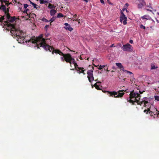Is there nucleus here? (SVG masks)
I'll return each instance as SVG.
<instances>
[{
  "label": "nucleus",
  "mask_w": 159,
  "mask_h": 159,
  "mask_svg": "<svg viewBox=\"0 0 159 159\" xmlns=\"http://www.w3.org/2000/svg\"><path fill=\"white\" fill-rule=\"evenodd\" d=\"M83 73V75H85V74L84 73V72H83V73Z\"/></svg>",
  "instance_id": "nucleus-60"
},
{
  "label": "nucleus",
  "mask_w": 159,
  "mask_h": 159,
  "mask_svg": "<svg viewBox=\"0 0 159 159\" xmlns=\"http://www.w3.org/2000/svg\"><path fill=\"white\" fill-rule=\"evenodd\" d=\"M31 17V16H30V14L29 15L27 14V15H26V18H27L26 20H28V19L29 18Z\"/></svg>",
  "instance_id": "nucleus-34"
},
{
  "label": "nucleus",
  "mask_w": 159,
  "mask_h": 159,
  "mask_svg": "<svg viewBox=\"0 0 159 159\" xmlns=\"http://www.w3.org/2000/svg\"><path fill=\"white\" fill-rule=\"evenodd\" d=\"M64 17V15L61 13H58L57 16V18H59L60 17Z\"/></svg>",
  "instance_id": "nucleus-18"
},
{
  "label": "nucleus",
  "mask_w": 159,
  "mask_h": 159,
  "mask_svg": "<svg viewBox=\"0 0 159 159\" xmlns=\"http://www.w3.org/2000/svg\"><path fill=\"white\" fill-rule=\"evenodd\" d=\"M125 5L127 6H128V3H126V4H125Z\"/></svg>",
  "instance_id": "nucleus-57"
},
{
  "label": "nucleus",
  "mask_w": 159,
  "mask_h": 159,
  "mask_svg": "<svg viewBox=\"0 0 159 159\" xmlns=\"http://www.w3.org/2000/svg\"><path fill=\"white\" fill-rule=\"evenodd\" d=\"M100 2L103 4H104V0H100Z\"/></svg>",
  "instance_id": "nucleus-44"
},
{
  "label": "nucleus",
  "mask_w": 159,
  "mask_h": 159,
  "mask_svg": "<svg viewBox=\"0 0 159 159\" xmlns=\"http://www.w3.org/2000/svg\"><path fill=\"white\" fill-rule=\"evenodd\" d=\"M7 0H0V1L1 2V3H3L4 2H6Z\"/></svg>",
  "instance_id": "nucleus-41"
},
{
  "label": "nucleus",
  "mask_w": 159,
  "mask_h": 159,
  "mask_svg": "<svg viewBox=\"0 0 159 159\" xmlns=\"http://www.w3.org/2000/svg\"><path fill=\"white\" fill-rule=\"evenodd\" d=\"M115 47V46H114V44H111L110 46V48H112V47Z\"/></svg>",
  "instance_id": "nucleus-48"
},
{
  "label": "nucleus",
  "mask_w": 159,
  "mask_h": 159,
  "mask_svg": "<svg viewBox=\"0 0 159 159\" xmlns=\"http://www.w3.org/2000/svg\"><path fill=\"white\" fill-rule=\"evenodd\" d=\"M149 16H148V15H145L143 16L142 17V18L143 19H147V20H148L149 19Z\"/></svg>",
  "instance_id": "nucleus-17"
},
{
  "label": "nucleus",
  "mask_w": 159,
  "mask_h": 159,
  "mask_svg": "<svg viewBox=\"0 0 159 159\" xmlns=\"http://www.w3.org/2000/svg\"><path fill=\"white\" fill-rule=\"evenodd\" d=\"M158 68L157 66H156L155 65L153 64L151 65V70H156Z\"/></svg>",
  "instance_id": "nucleus-22"
},
{
  "label": "nucleus",
  "mask_w": 159,
  "mask_h": 159,
  "mask_svg": "<svg viewBox=\"0 0 159 159\" xmlns=\"http://www.w3.org/2000/svg\"><path fill=\"white\" fill-rule=\"evenodd\" d=\"M84 69H80V70H77V73H79V74H80L81 73H83V72H84L85 71V70H83Z\"/></svg>",
  "instance_id": "nucleus-19"
},
{
  "label": "nucleus",
  "mask_w": 159,
  "mask_h": 159,
  "mask_svg": "<svg viewBox=\"0 0 159 159\" xmlns=\"http://www.w3.org/2000/svg\"><path fill=\"white\" fill-rule=\"evenodd\" d=\"M106 67L105 66L103 65V66H101L100 65L99 66H98V69L99 70H102V69L103 68H104V67Z\"/></svg>",
  "instance_id": "nucleus-25"
},
{
  "label": "nucleus",
  "mask_w": 159,
  "mask_h": 159,
  "mask_svg": "<svg viewBox=\"0 0 159 159\" xmlns=\"http://www.w3.org/2000/svg\"><path fill=\"white\" fill-rule=\"evenodd\" d=\"M96 83H97H97H99V84H100V83H101V82L100 81H98V82H97Z\"/></svg>",
  "instance_id": "nucleus-54"
},
{
  "label": "nucleus",
  "mask_w": 159,
  "mask_h": 159,
  "mask_svg": "<svg viewBox=\"0 0 159 159\" xmlns=\"http://www.w3.org/2000/svg\"><path fill=\"white\" fill-rule=\"evenodd\" d=\"M14 0V1H15V2H17L16 0Z\"/></svg>",
  "instance_id": "nucleus-62"
},
{
  "label": "nucleus",
  "mask_w": 159,
  "mask_h": 159,
  "mask_svg": "<svg viewBox=\"0 0 159 159\" xmlns=\"http://www.w3.org/2000/svg\"><path fill=\"white\" fill-rule=\"evenodd\" d=\"M75 69V68H73V69H70V70H74Z\"/></svg>",
  "instance_id": "nucleus-55"
},
{
  "label": "nucleus",
  "mask_w": 159,
  "mask_h": 159,
  "mask_svg": "<svg viewBox=\"0 0 159 159\" xmlns=\"http://www.w3.org/2000/svg\"><path fill=\"white\" fill-rule=\"evenodd\" d=\"M71 60L70 61H71L72 62V63L73 64H74V63H75L76 62H75V59L72 58V57H71Z\"/></svg>",
  "instance_id": "nucleus-32"
},
{
  "label": "nucleus",
  "mask_w": 159,
  "mask_h": 159,
  "mask_svg": "<svg viewBox=\"0 0 159 159\" xmlns=\"http://www.w3.org/2000/svg\"><path fill=\"white\" fill-rule=\"evenodd\" d=\"M154 98L156 100L159 101V96H155Z\"/></svg>",
  "instance_id": "nucleus-28"
},
{
  "label": "nucleus",
  "mask_w": 159,
  "mask_h": 159,
  "mask_svg": "<svg viewBox=\"0 0 159 159\" xmlns=\"http://www.w3.org/2000/svg\"><path fill=\"white\" fill-rule=\"evenodd\" d=\"M42 20L43 21H44L45 22H49V20H48L47 19H46L44 17H43L42 19Z\"/></svg>",
  "instance_id": "nucleus-27"
},
{
  "label": "nucleus",
  "mask_w": 159,
  "mask_h": 159,
  "mask_svg": "<svg viewBox=\"0 0 159 159\" xmlns=\"http://www.w3.org/2000/svg\"><path fill=\"white\" fill-rule=\"evenodd\" d=\"M93 67H92V70H89L87 72L88 75L87 78H88L89 81L91 83L92 81L94 80V78L93 75Z\"/></svg>",
  "instance_id": "nucleus-6"
},
{
  "label": "nucleus",
  "mask_w": 159,
  "mask_h": 159,
  "mask_svg": "<svg viewBox=\"0 0 159 159\" xmlns=\"http://www.w3.org/2000/svg\"><path fill=\"white\" fill-rule=\"evenodd\" d=\"M145 5L146 3L145 4L144 2H142L138 4V7L139 8H141L144 5Z\"/></svg>",
  "instance_id": "nucleus-15"
},
{
  "label": "nucleus",
  "mask_w": 159,
  "mask_h": 159,
  "mask_svg": "<svg viewBox=\"0 0 159 159\" xmlns=\"http://www.w3.org/2000/svg\"><path fill=\"white\" fill-rule=\"evenodd\" d=\"M64 25H66L64 27V28L66 30H68L70 31H71L73 30V28L71 27L70 25L68 23H65L64 24Z\"/></svg>",
  "instance_id": "nucleus-11"
},
{
  "label": "nucleus",
  "mask_w": 159,
  "mask_h": 159,
  "mask_svg": "<svg viewBox=\"0 0 159 159\" xmlns=\"http://www.w3.org/2000/svg\"><path fill=\"white\" fill-rule=\"evenodd\" d=\"M56 18L54 17V16H53L49 20V21H50V25H51V22H53L54 20H55V19Z\"/></svg>",
  "instance_id": "nucleus-20"
},
{
  "label": "nucleus",
  "mask_w": 159,
  "mask_h": 159,
  "mask_svg": "<svg viewBox=\"0 0 159 159\" xmlns=\"http://www.w3.org/2000/svg\"><path fill=\"white\" fill-rule=\"evenodd\" d=\"M141 96L138 93H136L134 92V91L131 92L130 94V99L129 101H127L129 102L130 103H132V105H134L135 102L137 103L138 105H141L143 103H144V107H147V104H148L149 105V103L145 100H143L142 101H139V100L140 99Z\"/></svg>",
  "instance_id": "nucleus-3"
},
{
  "label": "nucleus",
  "mask_w": 159,
  "mask_h": 159,
  "mask_svg": "<svg viewBox=\"0 0 159 159\" xmlns=\"http://www.w3.org/2000/svg\"><path fill=\"white\" fill-rule=\"evenodd\" d=\"M74 66H75V70H76L77 71V70H80V69H84L83 67H80L78 66V65L77 64L76 62L74 63L73 64Z\"/></svg>",
  "instance_id": "nucleus-12"
},
{
  "label": "nucleus",
  "mask_w": 159,
  "mask_h": 159,
  "mask_svg": "<svg viewBox=\"0 0 159 159\" xmlns=\"http://www.w3.org/2000/svg\"><path fill=\"white\" fill-rule=\"evenodd\" d=\"M126 90H119L117 92L115 91L107 92V94L109 97H112L115 98H121L124 95V92Z\"/></svg>",
  "instance_id": "nucleus-5"
},
{
  "label": "nucleus",
  "mask_w": 159,
  "mask_h": 159,
  "mask_svg": "<svg viewBox=\"0 0 159 159\" xmlns=\"http://www.w3.org/2000/svg\"><path fill=\"white\" fill-rule=\"evenodd\" d=\"M53 5V4H52L51 3H49L48 5V7L49 9H52Z\"/></svg>",
  "instance_id": "nucleus-24"
},
{
  "label": "nucleus",
  "mask_w": 159,
  "mask_h": 159,
  "mask_svg": "<svg viewBox=\"0 0 159 159\" xmlns=\"http://www.w3.org/2000/svg\"><path fill=\"white\" fill-rule=\"evenodd\" d=\"M40 3L41 4H45V0H39Z\"/></svg>",
  "instance_id": "nucleus-30"
},
{
  "label": "nucleus",
  "mask_w": 159,
  "mask_h": 159,
  "mask_svg": "<svg viewBox=\"0 0 159 159\" xmlns=\"http://www.w3.org/2000/svg\"><path fill=\"white\" fill-rule=\"evenodd\" d=\"M41 35H42V38L44 39L45 40V43H46V45H47L46 42V40H48V39L43 38V34H40L39 36L38 37H37L35 40L32 39H31L30 40H26L25 41V42L29 43L30 42H31V43H36L37 47H38V48H39L40 47H42L43 48V46H40V43H41L42 42V40H41V39H40L39 38V37H40V36ZM49 35V33H46L45 34V38H46V37H48ZM47 45H48L47 44Z\"/></svg>",
  "instance_id": "nucleus-4"
},
{
  "label": "nucleus",
  "mask_w": 159,
  "mask_h": 159,
  "mask_svg": "<svg viewBox=\"0 0 159 159\" xmlns=\"http://www.w3.org/2000/svg\"><path fill=\"white\" fill-rule=\"evenodd\" d=\"M20 3L19 2H18V4H19Z\"/></svg>",
  "instance_id": "nucleus-63"
},
{
  "label": "nucleus",
  "mask_w": 159,
  "mask_h": 159,
  "mask_svg": "<svg viewBox=\"0 0 159 159\" xmlns=\"http://www.w3.org/2000/svg\"><path fill=\"white\" fill-rule=\"evenodd\" d=\"M30 16L31 18H34V16L36 17V15L34 13H30Z\"/></svg>",
  "instance_id": "nucleus-29"
},
{
  "label": "nucleus",
  "mask_w": 159,
  "mask_h": 159,
  "mask_svg": "<svg viewBox=\"0 0 159 159\" xmlns=\"http://www.w3.org/2000/svg\"><path fill=\"white\" fill-rule=\"evenodd\" d=\"M6 15V16H2L0 15V24L2 26L7 25V30H10L12 36L14 38L17 37V40L19 43H24L25 38V33L21 30L19 25L9 23L15 21L16 17L15 16H11L9 12Z\"/></svg>",
  "instance_id": "nucleus-1"
},
{
  "label": "nucleus",
  "mask_w": 159,
  "mask_h": 159,
  "mask_svg": "<svg viewBox=\"0 0 159 159\" xmlns=\"http://www.w3.org/2000/svg\"><path fill=\"white\" fill-rule=\"evenodd\" d=\"M29 9H26V11H27V12L28 11H29Z\"/></svg>",
  "instance_id": "nucleus-59"
},
{
  "label": "nucleus",
  "mask_w": 159,
  "mask_h": 159,
  "mask_svg": "<svg viewBox=\"0 0 159 159\" xmlns=\"http://www.w3.org/2000/svg\"><path fill=\"white\" fill-rule=\"evenodd\" d=\"M56 5H53L52 9H54L56 8Z\"/></svg>",
  "instance_id": "nucleus-46"
},
{
  "label": "nucleus",
  "mask_w": 159,
  "mask_h": 159,
  "mask_svg": "<svg viewBox=\"0 0 159 159\" xmlns=\"http://www.w3.org/2000/svg\"><path fill=\"white\" fill-rule=\"evenodd\" d=\"M125 9H125V8H124V9H122V10H123V11H125Z\"/></svg>",
  "instance_id": "nucleus-56"
},
{
  "label": "nucleus",
  "mask_w": 159,
  "mask_h": 159,
  "mask_svg": "<svg viewBox=\"0 0 159 159\" xmlns=\"http://www.w3.org/2000/svg\"><path fill=\"white\" fill-rule=\"evenodd\" d=\"M94 86L95 87V88L98 90H101V89L100 87L97 84V83H96L94 84Z\"/></svg>",
  "instance_id": "nucleus-21"
},
{
  "label": "nucleus",
  "mask_w": 159,
  "mask_h": 159,
  "mask_svg": "<svg viewBox=\"0 0 159 159\" xmlns=\"http://www.w3.org/2000/svg\"><path fill=\"white\" fill-rule=\"evenodd\" d=\"M129 43L131 44L133 43V41L132 40L130 39L129 41Z\"/></svg>",
  "instance_id": "nucleus-42"
},
{
  "label": "nucleus",
  "mask_w": 159,
  "mask_h": 159,
  "mask_svg": "<svg viewBox=\"0 0 159 159\" xmlns=\"http://www.w3.org/2000/svg\"><path fill=\"white\" fill-rule=\"evenodd\" d=\"M116 65L119 67L120 70H123L124 72H126L127 73H129L130 74H133V73L130 71L125 70L124 69V67L121 63H116Z\"/></svg>",
  "instance_id": "nucleus-9"
},
{
  "label": "nucleus",
  "mask_w": 159,
  "mask_h": 159,
  "mask_svg": "<svg viewBox=\"0 0 159 159\" xmlns=\"http://www.w3.org/2000/svg\"><path fill=\"white\" fill-rule=\"evenodd\" d=\"M107 1L109 4H112V3L109 1V0H107Z\"/></svg>",
  "instance_id": "nucleus-49"
},
{
  "label": "nucleus",
  "mask_w": 159,
  "mask_h": 159,
  "mask_svg": "<svg viewBox=\"0 0 159 159\" xmlns=\"http://www.w3.org/2000/svg\"><path fill=\"white\" fill-rule=\"evenodd\" d=\"M147 10L148 11H150L151 12H152V10H150V9H147Z\"/></svg>",
  "instance_id": "nucleus-53"
},
{
  "label": "nucleus",
  "mask_w": 159,
  "mask_h": 159,
  "mask_svg": "<svg viewBox=\"0 0 159 159\" xmlns=\"http://www.w3.org/2000/svg\"><path fill=\"white\" fill-rule=\"evenodd\" d=\"M65 58L63 56V57H61V59L62 61H65Z\"/></svg>",
  "instance_id": "nucleus-37"
},
{
  "label": "nucleus",
  "mask_w": 159,
  "mask_h": 159,
  "mask_svg": "<svg viewBox=\"0 0 159 159\" xmlns=\"http://www.w3.org/2000/svg\"><path fill=\"white\" fill-rule=\"evenodd\" d=\"M149 114H150V116H153L154 118H156V117H155V116H154V115L153 114V110H151V111H149Z\"/></svg>",
  "instance_id": "nucleus-23"
},
{
  "label": "nucleus",
  "mask_w": 159,
  "mask_h": 159,
  "mask_svg": "<svg viewBox=\"0 0 159 159\" xmlns=\"http://www.w3.org/2000/svg\"><path fill=\"white\" fill-rule=\"evenodd\" d=\"M140 28H141V29H143L144 30H145L146 29V27L145 26H144L142 24H141L140 25Z\"/></svg>",
  "instance_id": "nucleus-31"
},
{
  "label": "nucleus",
  "mask_w": 159,
  "mask_h": 159,
  "mask_svg": "<svg viewBox=\"0 0 159 159\" xmlns=\"http://www.w3.org/2000/svg\"><path fill=\"white\" fill-rule=\"evenodd\" d=\"M77 16V15L76 14H75L73 15V17L71 19L73 20V19H76V17Z\"/></svg>",
  "instance_id": "nucleus-35"
},
{
  "label": "nucleus",
  "mask_w": 159,
  "mask_h": 159,
  "mask_svg": "<svg viewBox=\"0 0 159 159\" xmlns=\"http://www.w3.org/2000/svg\"><path fill=\"white\" fill-rule=\"evenodd\" d=\"M49 25H45V27H44V28L45 29H47L48 27H49Z\"/></svg>",
  "instance_id": "nucleus-43"
},
{
  "label": "nucleus",
  "mask_w": 159,
  "mask_h": 159,
  "mask_svg": "<svg viewBox=\"0 0 159 159\" xmlns=\"http://www.w3.org/2000/svg\"><path fill=\"white\" fill-rule=\"evenodd\" d=\"M157 14H158L159 15V12H157Z\"/></svg>",
  "instance_id": "nucleus-64"
},
{
  "label": "nucleus",
  "mask_w": 159,
  "mask_h": 159,
  "mask_svg": "<svg viewBox=\"0 0 159 159\" xmlns=\"http://www.w3.org/2000/svg\"><path fill=\"white\" fill-rule=\"evenodd\" d=\"M29 1H30V3L31 4H32V5H33V4H34V3L32 2H31V1H30V0H28Z\"/></svg>",
  "instance_id": "nucleus-45"
},
{
  "label": "nucleus",
  "mask_w": 159,
  "mask_h": 159,
  "mask_svg": "<svg viewBox=\"0 0 159 159\" xmlns=\"http://www.w3.org/2000/svg\"><path fill=\"white\" fill-rule=\"evenodd\" d=\"M114 72V71H113V70H112V71H111V72Z\"/></svg>",
  "instance_id": "nucleus-61"
},
{
  "label": "nucleus",
  "mask_w": 159,
  "mask_h": 159,
  "mask_svg": "<svg viewBox=\"0 0 159 159\" xmlns=\"http://www.w3.org/2000/svg\"><path fill=\"white\" fill-rule=\"evenodd\" d=\"M73 21H77L78 22V24H80V19H79L77 18L76 19H73Z\"/></svg>",
  "instance_id": "nucleus-26"
},
{
  "label": "nucleus",
  "mask_w": 159,
  "mask_h": 159,
  "mask_svg": "<svg viewBox=\"0 0 159 159\" xmlns=\"http://www.w3.org/2000/svg\"><path fill=\"white\" fill-rule=\"evenodd\" d=\"M57 12V10L52 9L50 11V14L51 16H54Z\"/></svg>",
  "instance_id": "nucleus-13"
},
{
  "label": "nucleus",
  "mask_w": 159,
  "mask_h": 159,
  "mask_svg": "<svg viewBox=\"0 0 159 159\" xmlns=\"http://www.w3.org/2000/svg\"><path fill=\"white\" fill-rule=\"evenodd\" d=\"M33 5L34 6V8H36V9L37 8V4H36L35 3H34V5L33 4Z\"/></svg>",
  "instance_id": "nucleus-40"
},
{
  "label": "nucleus",
  "mask_w": 159,
  "mask_h": 159,
  "mask_svg": "<svg viewBox=\"0 0 159 159\" xmlns=\"http://www.w3.org/2000/svg\"><path fill=\"white\" fill-rule=\"evenodd\" d=\"M28 7V5L27 4H24V7L25 9H26Z\"/></svg>",
  "instance_id": "nucleus-36"
},
{
  "label": "nucleus",
  "mask_w": 159,
  "mask_h": 159,
  "mask_svg": "<svg viewBox=\"0 0 159 159\" xmlns=\"http://www.w3.org/2000/svg\"><path fill=\"white\" fill-rule=\"evenodd\" d=\"M131 48V45L129 43H127L126 44L123 45L122 48L124 51L132 52L133 50Z\"/></svg>",
  "instance_id": "nucleus-7"
},
{
  "label": "nucleus",
  "mask_w": 159,
  "mask_h": 159,
  "mask_svg": "<svg viewBox=\"0 0 159 159\" xmlns=\"http://www.w3.org/2000/svg\"><path fill=\"white\" fill-rule=\"evenodd\" d=\"M120 14H120V21L122 22V21L123 20V24L125 25L127 23L126 22L127 18L125 16V15L122 11L120 12Z\"/></svg>",
  "instance_id": "nucleus-8"
},
{
  "label": "nucleus",
  "mask_w": 159,
  "mask_h": 159,
  "mask_svg": "<svg viewBox=\"0 0 159 159\" xmlns=\"http://www.w3.org/2000/svg\"><path fill=\"white\" fill-rule=\"evenodd\" d=\"M39 38L41 39L42 41V42L40 43V46H43V48L46 51L48 50L50 52L52 51V54H53L54 53H55L56 54H58L61 56H62L65 57V61L66 62H70L72 57L70 53L64 54L59 49H55L53 47L50 46L49 45H46L45 42V40L42 38V35H41Z\"/></svg>",
  "instance_id": "nucleus-2"
},
{
  "label": "nucleus",
  "mask_w": 159,
  "mask_h": 159,
  "mask_svg": "<svg viewBox=\"0 0 159 159\" xmlns=\"http://www.w3.org/2000/svg\"><path fill=\"white\" fill-rule=\"evenodd\" d=\"M67 63H70V66H71V65H72V64H73L72 63V61H70V62H68Z\"/></svg>",
  "instance_id": "nucleus-47"
},
{
  "label": "nucleus",
  "mask_w": 159,
  "mask_h": 159,
  "mask_svg": "<svg viewBox=\"0 0 159 159\" xmlns=\"http://www.w3.org/2000/svg\"><path fill=\"white\" fill-rule=\"evenodd\" d=\"M139 0L140 3H142V2H144V3L145 4V2H144V0Z\"/></svg>",
  "instance_id": "nucleus-39"
},
{
  "label": "nucleus",
  "mask_w": 159,
  "mask_h": 159,
  "mask_svg": "<svg viewBox=\"0 0 159 159\" xmlns=\"http://www.w3.org/2000/svg\"><path fill=\"white\" fill-rule=\"evenodd\" d=\"M106 71H107V72H108L109 71V70H108L107 69L106 70Z\"/></svg>",
  "instance_id": "nucleus-58"
},
{
  "label": "nucleus",
  "mask_w": 159,
  "mask_h": 159,
  "mask_svg": "<svg viewBox=\"0 0 159 159\" xmlns=\"http://www.w3.org/2000/svg\"><path fill=\"white\" fill-rule=\"evenodd\" d=\"M24 12L25 13H26V14H27V11H26V10H25L24 11Z\"/></svg>",
  "instance_id": "nucleus-52"
},
{
  "label": "nucleus",
  "mask_w": 159,
  "mask_h": 159,
  "mask_svg": "<svg viewBox=\"0 0 159 159\" xmlns=\"http://www.w3.org/2000/svg\"><path fill=\"white\" fill-rule=\"evenodd\" d=\"M4 2L5 3V5L7 7H8L9 5H10V4H11V2H7V1L6 2Z\"/></svg>",
  "instance_id": "nucleus-33"
},
{
  "label": "nucleus",
  "mask_w": 159,
  "mask_h": 159,
  "mask_svg": "<svg viewBox=\"0 0 159 159\" xmlns=\"http://www.w3.org/2000/svg\"><path fill=\"white\" fill-rule=\"evenodd\" d=\"M145 92V91H143V92H142L140 91H139V93H140V94H142V93H143V92Z\"/></svg>",
  "instance_id": "nucleus-50"
},
{
  "label": "nucleus",
  "mask_w": 159,
  "mask_h": 159,
  "mask_svg": "<svg viewBox=\"0 0 159 159\" xmlns=\"http://www.w3.org/2000/svg\"><path fill=\"white\" fill-rule=\"evenodd\" d=\"M151 105H150V107L148 108L147 109H145L144 110V112L148 114V113H149V111H151Z\"/></svg>",
  "instance_id": "nucleus-16"
},
{
  "label": "nucleus",
  "mask_w": 159,
  "mask_h": 159,
  "mask_svg": "<svg viewBox=\"0 0 159 159\" xmlns=\"http://www.w3.org/2000/svg\"><path fill=\"white\" fill-rule=\"evenodd\" d=\"M9 8H7V9L5 5H4L3 3H1V5L0 6V9L2 10L4 12H5V14L9 12Z\"/></svg>",
  "instance_id": "nucleus-10"
},
{
  "label": "nucleus",
  "mask_w": 159,
  "mask_h": 159,
  "mask_svg": "<svg viewBox=\"0 0 159 159\" xmlns=\"http://www.w3.org/2000/svg\"><path fill=\"white\" fill-rule=\"evenodd\" d=\"M155 111H153V114L155 116L157 115V116L156 117V118H157L158 117V115L159 114V111H157V109L155 108Z\"/></svg>",
  "instance_id": "nucleus-14"
},
{
  "label": "nucleus",
  "mask_w": 159,
  "mask_h": 159,
  "mask_svg": "<svg viewBox=\"0 0 159 159\" xmlns=\"http://www.w3.org/2000/svg\"><path fill=\"white\" fill-rule=\"evenodd\" d=\"M82 0L86 2H88V1L89 0Z\"/></svg>",
  "instance_id": "nucleus-51"
},
{
  "label": "nucleus",
  "mask_w": 159,
  "mask_h": 159,
  "mask_svg": "<svg viewBox=\"0 0 159 159\" xmlns=\"http://www.w3.org/2000/svg\"><path fill=\"white\" fill-rule=\"evenodd\" d=\"M45 3H49V4L50 3V2H51V1L50 0H45Z\"/></svg>",
  "instance_id": "nucleus-38"
}]
</instances>
